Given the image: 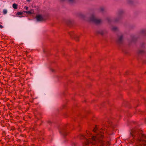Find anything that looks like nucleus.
<instances>
[{
	"label": "nucleus",
	"instance_id": "1",
	"mask_svg": "<svg viewBox=\"0 0 146 146\" xmlns=\"http://www.w3.org/2000/svg\"><path fill=\"white\" fill-rule=\"evenodd\" d=\"M94 133L92 134L90 132L86 131L85 135H82L80 139L84 140L83 146H91L95 145L98 146H106L105 138L102 134H100L98 130V127L96 126L93 129Z\"/></svg>",
	"mask_w": 146,
	"mask_h": 146
},
{
	"label": "nucleus",
	"instance_id": "2",
	"mask_svg": "<svg viewBox=\"0 0 146 146\" xmlns=\"http://www.w3.org/2000/svg\"><path fill=\"white\" fill-rule=\"evenodd\" d=\"M146 136L142 131L137 129H133L130 132L129 140L132 143H134L136 146H146Z\"/></svg>",
	"mask_w": 146,
	"mask_h": 146
},
{
	"label": "nucleus",
	"instance_id": "3",
	"mask_svg": "<svg viewBox=\"0 0 146 146\" xmlns=\"http://www.w3.org/2000/svg\"><path fill=\"white\" fill-rule=\"evenodd\" d=\"M107 124H108V126H110L111 127V128H108L107 129H106V128H105V129L104 130V129H102L100 131L99 130V129L98 128V130L100 132L99 133L100 134H102L103 135V136L105 138V137H104V133H106L107 134H108L109 135H112L113 133H112V131L113 130V125L112 123L111 122H107Z\"/></svg>",
	"mask_w": 146,
	"mask_h": 146
},
{
	"label": "nucleus",
	"instance_id": "4",
	"mask_svg": "<svg viewBox=\"0 0 146 146\" xmlns=\"http://www.w3.org/2000/svg\"><path fill=\"white\" fill-rule=\"evenodd\" d=\"M89 21L97 24H100L101 22V19H97L93 15L91 16Z\"/></svg>",
	"mask_w": 146,
	"mask_h": 146
},
{
	"label": "nucleus",
	"instance_id": "5",
	"mask_svg": "<svg viewBox=\"0 0 146 146\" xmlns=\"http://www.w3.org/2000/svg\"><path fill=\"white\" fill-rule=\"evenodd\" d=\"M36 19L38 21H42L46 19V17L45 15H36Z\"/></svg>",
	"mask_w": 146,
	"mask_h": 146
},
{
	"label": "nucleus",
	"instance_id": "6",
	"mask_svg": "<svg viewBox=\"0 0 146 146\" xmlns=\"http://www.w3.org/2000/svg\"><path fill=\"white\" fill-rule=\"evenodd\" d=\"M60 133L64 136H66L67 134V133L65 130L62 129L60 131Z\"/></svg>",
	"mask_w": 146,
	"mask_h": 146
},
{
	"label": "nucleus",
	"instance_id": "7",
	"mask_svg": "<svg viewBox=\"0 0 146 146\" xmlns=\"http://www.w3.org/2000/svg\"><path fill=\"white\" fill-rule=\"evenodd\" d=\"M123 39V36L121 35V36L119 37L117 40V42L119 43H121Z\"/></svg>",
	"mask_w": 146,
	"mask_h": 146
},
{
	"label": "nucleus",
	"instance_id": "8",
	"mask_svg": "<svg viewBox=\"0 0 146 146\" xmlns=\"http://www.w3.org/2000/svg\"><path fill=\"white\" fill-rule=\"evenodd\" d=\"M13 8H14L15 9H17V4L15 3H14L13 5Z\"/></svg>",
	"mask_w": 146,
	"mask_h": 146
},
{
	"label": "nucleus",
	"instance_id": "9",
	"mask_svg": "<svg viewBox=\"0 0 146 146\" xmlns=\"http://www.w3.org/2000/svg\"><path fill=\"white\" fill-rule=\"evenodd\" d=\"M24 12L26 13L27 14H32L33 13L30 11H24Z\"/></svg>",
	"mask_w": 146,
	"mask_h": 146
},
{
	"label": "nucleus",
	"instance_id": "10",
	"mask_svg": "<svg viewBox=\"0 0 146 146\" xmlns=\"http://www.w3.org/2000/svg\"><path fill=\"white\" fill-rule=\"evenodd\" d=\"M7 11L6 9H4L3 10V14H6L7 13Z\"/></svg>",
	"mask_w": 146,
	"mask_h": 146
},
{
	"label": "nucleus",
	"instance_id": "11",
	"mask_svg": "<svg viewBox=\"0 0 146 146\" xmlns=\"http://www.w3.org/2000/svg\"><path fill=\"white\" fill-rule=\"evenodd\" d=\"M144 52L142 50H140L139 51V54H142Z\"/></svg>",
	"mask_w": 146,
	"mask_h": 146
},
{
	"label": "nucleus",
	"instance_id": "12",
	"mask_svg": "<svg viewBox=\"0 0 146 146\" xmlns=\"http://www.w3.org/2000/svg\"><path fill=\"white\" fill-rule=\"evenodd\" d=\"M23 14V13L19 12L17 13V15H21Z\"/></svg>",
	"mask_w": 146,
	"mask_h": 146
},
{
	"label": "nucleus",
	"instance_id": "13",
	"mask_svg": "<svg viewBox=\"0 0 146 146\" xmlns=\"http://www.w3.org/2000/svg\"><path fill=\"white\" fill-rule=\"evenodd\" d=\"M24 8L26 10H27L28 9V7L27 6H25L24 7Z\"/></svg>",
	"mask_w": 146,
	"mask_h": 146
},
{
	"label": "nucleus",
	"instance_id": "14",
	"mask_svg": "<svg viewBox=\"0 0 146 146\" xmlns=\"http://www.w3.org/2000/svg\"><path fill=\"white\" fill-rule=\"evenodd\" d=\"M117 29V28L116 27H114L113 28V30L114 31L116 30Z\"/></svg>",
	"mask_w": 146,
	"mask_h": 146
},
{
	"label": "nucleus",
	"instance_id": "15",
	"mask_svg": "<svg viewBox=\"0 0 146 146\" xmlns=\"http://www.w3.org/2000/svg\"><path fill=\"white\" fill-rule=\"evenodd\" d=\"M76 38H75L76 40L77 41H78L79 40L78 39V36H76Z\"/></svg>",
	"mask_w": 146,
	"mask_h": 146
},
{
	"label": "nucleus",
	"instance_id": "16",
	"mask_svg": "<svg viewBox=\"0 0 146 146\" xmlns=\"http://www.w3.org/2000/svg\"><path fill=\"white\" fill-rule=\"evenodd\" d=\"M74 0H69V1L70 3L73 2Z\"/></svg>",
	"mask_w": 146,
	"mask_h": 146
},
{
	"label": "nucleus",
	"instance_id": "17",
	"mask_svg": "<svg viewBox=\"0 0 146 146\" xmlns=\"http://www.w3.org/2000/svg\"><path fill=\"white\" fill-rule=\"evenodd\" d=\"M3 27V26L2 25H0V28H2Z\"/></svg>",
	"mask_w": 146,
	"mask_h": 146
},
{
	"label": "nucleus",
	"instance_id": "18",
	"mask_svg": "<svg viewBox=\"0 0 146 146\" xmlns=\"http://www.w3.org/2000/svg\"><path fill=\"white\" fill-rule=\"evenodd\" d=\"M99 33L101 34V35L103 34V33L102 31H101V32H100Z\"/></svg>",
	"mask_w": 146,
	"mask_h": 146
},
{
	"label": "nucleus",
	"instance_id": "19",
	"mask_svg": "<svg viewBox=\"0 0 146 146\" xmlns=\"http://www.w3.org/2000/svg\"><path fill=\"white\" fill-rule=\"evenodd\" d=\"M101 11H103L104 10V9L103 8H102L101 9Z\"/></svg>",
	"mask_w": 146,
	"mask_h": 146
},
{
	"label": "nucleus",
	"instance_id": "20",
	"mask_svg": "<svg viewBox=\"0 0 146 146\" xmlns=\"http://www.w3.org/2000/svg\"><path fill=\"white\" fill-rule=\"evenodd\" d=\"M107 145H109L110 144V143L109 142H108L107 143Z\"/></svg>",
	"mask_w": 146,
	"mask_h": 146
},
{
	"label": "nucleus",
	"instance_id": "21",
	"mask_svg": "<svg viewBox=\"0 0 146 146\" xmlns=\"http://www.w3.org/2000/svg\"><path fill=\"white\" fill-rule=\"evenodd\" d=\"M28 1H30V0H27Z\"/></svg>",
	"mask_w": 146,
	"mask_h": 146
},
{
	"label": "nucleus",
	"instance_id": "22",
	"mask_svg": "<svg viewBox=\"0 0 146 146\" xmlns=\"http://www.w3.org/2000/svg\"><path fill=\"white\" fill-rule=\"evenodd\" d=\"M108 125H106V127H107V126H108Z\"/></svg>",
	"mask_w": 146,
	"mask_h": 146
}]
</instances>
